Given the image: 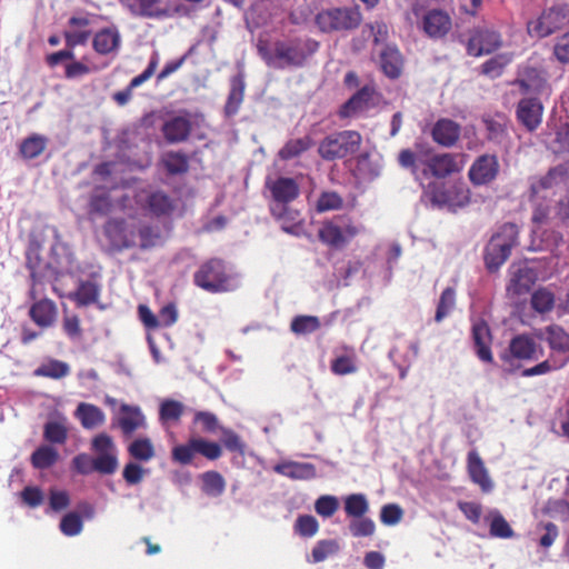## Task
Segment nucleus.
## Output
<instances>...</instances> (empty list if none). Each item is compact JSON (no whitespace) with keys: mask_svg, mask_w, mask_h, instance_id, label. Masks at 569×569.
<instances>
[{"mask_svg":"<svg viewBox=\"0 0 569 569\" xmlns=\"http://www.w3.org/2000/svg\"><path fill=\"white\" fill-rule=\"evenodd\" d=\"M160 238L157 228L139 222L134 216L111 217L98 232L101 246L109 253L133 248L147 250L154 247Z\"/></svg>","mask_w":569,"mask_h":569,"instance_id":"f257e3e1","label":"nucleus"},{"mask_svg":"<svg viewBox=\"0 0 569 569\" xmlns=\"http://www.w3.org/2000/svg\"><path fill=\"white\" fill-rule=\"evenodd\" d=\"M193 281L199 288L211 293L227 292L237 288L233 272L219 258H211L203 262L194 272Z\"/></svg>","mask_w":569,"mask_h":569,"instance_id":"f03ea898","label":"nucleus"},{"mask_svg":"<svg viewBox=\"0 0 569 569\" xmlns=\"http://www.w3.org/2000/svg\"><path fill=\"white\" fill-rule=\"evenodd\" d=\"M519 230L515 223H505L492 234L485 249V263L490 272L497 271L518 244Z\"/></svg>","mask_w":569,"mask_h":569,"instance_id":"7ed1b4c3","label":"nucleus"},{"mask_svg":"<svg viewBox=\"0 0 569 569\" xmlns=\"http://www.w3.org/2000/svg\"><path fill=\"white\" fill-rule=\"evenodd\" d=\"M426 194L438 209L463 208L470 202V190L463 180L430 182Z\"/></svg>","mask_w":569,"mask_h":569,"instance_id":"20e7f679","label":"nucleus"},{"mask_svg":"<svg viewBox=\"0 0 569 569\" xmlns=\"http://www.w3.org/2000/svg\"><path fill=\"white\" fill-rule=\"evenodd\" d=\"M362 138L358 131L345 130L325 137L318 152L323 160L333 161L352 156L360 149Z\"/></svg>","mask_w":569,"mask_h":569,"instance_id":"39448f33","label":"nucleus"},{"mask_svg":"<svg viewBox=\"0 0 569 569\" xmlns=\"http://www.w3.org/2000/svg\"><path fill=\"white\" fill-rule=\"evenodd\" d=\"M319 42L311 38H292L288 41H276V57L283 68H301L319 49Z\"/></svg>","mask_w":569,"mask_h":569,"instance_id":"423d86ee","label":"nucleus"},{"mask_svg":"<svg viewBox=\"0 0 569 569\" xmlns=\"http://www.w3.org/2000/svg\"><path fill=\"white\" fill-rule=\"evenodd\" d=\"M361 20L362 16L358 7L321 10L315 18L317 27L325 33L355 30L360 26Z\"/></svg>","mask_w":569,"mask_h":569,"instance_id":"0eeeda50","label":"nucleus"},{"mask_svg":"<svg viewBox=\"0 0 569 569\" xmlns=\"http://www.w3.org/2000/svg\"><path fill=\"white\" fill-rule=\"evenodd\" d=\"M569 26V3H557L545 9L537 20L527 23L528 33L546 38Z\"/></svg>","mask_w":569,"mask_h":569,"instance_id":"6e6552de","label":"nucleus"},{"mask_svg":"<svg viewBox=\"0 0 569 569\" xmlns=\"http://www.w3.org/2000/svg\"><path fill=\"white\" fill-rule=\"evenodd\" d=\"M91 449L97 453L96 471L101 475H112L118 468L117 448L112 438L106 432L97 435L91 441Z\"/></svg>","mask_w":569,"mask_h":569,"instance_id":"1a4fd4ad","label":"nucleus"},{"mask_svg":"<svg viewBox=\"0 0 569 569\" xmlns=\"http://www.w3.org/2000/svg\"><path fill=\"white\" fill-rule=\"evenodd\" d=\"M540 355H542V350H538V346L532 337L517 335L510 340L508 348L499 357L505 365L512 367L513 360H537Z\"/></svg>","mask_w":569,"mask_h":569,"instance_id":"9d476101","label":"nucleus"},{"mask_svg":"<svg viewBox=\"0 0 569 569\" xmlns=\"http://www.w3.org/2000/svg\"><path fill=\"white\" fill-rule=\"evenodd\" d=\"M381 94L373 84H366L355 92L339 109V117L351 118L379 104Z\"/></svg>","mask_w":569,"mask_h":569,"instance_id":"9b49d317","label":"nucleus"},{"mask_svg":"<svg viewBox=\"0 0 569 569\" xmlns=\"http://www.w3.org/2000/svg\"><path fill=\"white\" fill-rule=\"evenodd\" d=\"M362 228L353 223L336 224L332 221H326L318 230V236L325 244L341 249L346 247L355 237L361 232Z\"/></svg>","mask_w":569,"mask_h":569,"instance_id":"f8f14e48","label":"nucleus"},{"mask_svg":"<svg viewBox=\"0 0 569 569\" xmlns=\"http://www.w3.org/2000/svg\"><path fill=\"white\" fill-rule=\"evenodd\" d=\"M196 455H200L210 461L218 460L222 456V447L214 441L203 438H191L186 445H180V465H194Z\"/></svg>","mask_w":569,"mask_h":569,"instance_id":"ddd939ff","label":"nucleus"},{"mask_svg":"<svg viewBox=\"0 0 569 569\" xmlns=\"http://www.w3.org/2000/svg\"><path fill=\"white\" fill-rule=\"evenodd\" d=\"M499 161L496 154H482L471 164L468 177L473 186L488 184L499 172Z\"/></svg>","mask_w":569,"mask_h":569,"instance_id":"4468645a","label":"nucleus"},{"mask_svg":"<svg viewBox=\"0 0 569 569\" xmlns=\"http://www.w3.org/2000/svg\"><path fill=\"white\" fill-rule=\"evenodd\" d=\"M471 339L473 342L475 352L479 360L486 363H492V335L491 329L486 320L477 319L472 322Z\"/></svg>","mask_w":569,"mask_h":569,"instance_id":"2eb2a0df","label":"nucleus"},{"mask_svg":"<svg viewBox=\"0 0 569 569\" xmlns=\"http://www.w3.org/2000/svg\"><path fill=\"white\" fill-rule=\"evenodd\" d=\"M543 106L539 98H522L517 104V118L529 131H535L541 123Z\"/></svg>","mask_w":569,"mask_h":569,"instance_id":"dca6fc26","label":"nucleus"},{"mask_svg":"<svg viewBox=\"0 0 569 569\" xmlns=\"http://www.w3.org/2000/svg\"><path fill=\"white\" fill-rule=\"evenodd\" d=\"M509 272L510 280L507 291L511 296L520 297L527 295L537 281V272L528 266L512 264Z\"/></svg>","mask_w":569,"mask_h":569,"instance_id":"f3484780","label":"nucleus"},{"mask_svg":"<svg viewBox=\"0 0 569 569\" xmlns=\"http://www.w3.org/2000/svg\"><path fill=\"white\" fill-rule=\"evenodd\" d=\"M272 199L282 204L290 203L300 194V187L295 178L278 177L273 181H267Z\"/></svg>","mask_w":569,"mask_h":569,"instance_id":"a211bd4d","label":"nucleus"},{"mask_svg":"<svg viewBox=\"0 0 569 569\" xmlns=\"http://www.w3.org/2000/svg\"><path fill=\"white\" fill-rule=\"evenodd\" d=\"M246 73L243 69L230 78V91L223 107L224 117L231 118L239 112L240 106L244 98Z\"/></svg>","mask_w":569,"mask_h":569,"instance_id":"6ab92c4d","label":"nucleus"},{"mask_svg":"<svg viewBox=\"0 0 569 569\" xmlns=\"http://www.w3.org/2000/svg\"><path fill=\"white\" fill-rule=\"evenodd\" d=\"M467 471L471 481L478 485L483 492H490L492 490L493 483L488 473V469L476 450L468 452Z\"/></svg>","mask_w":569,"mask_h":569,"instance_id":"aec40b11","label":"nucleus"},{"mask_svg":"<svg viewBox=\"0 0 569 569\" xmlns=\"http://www.w3.org/2000/svg\"><path fill=\"white\" fill-rule=\"evenodd\" d=\"M545 340L549 349L556 355H562L563 358L558 362L569 363V333L558 325H550L545 329Z\"/></svg>","mask_w":569,"mask_h":569,"instance_id":"412c9836","label":"nucleus"},{"mask_svg":"<svg viewBox=\"0 0 569 569\" xmlns=\"http://www.w3.org/2000/svg\"><path fill=\"white\" fill-rule=\"evenodd\" d=\"M425 164L423 173L427 174V172L430 171V173L438 179L460 171L456 157L451 153L435 154L425 161Z\"/></svg>","mask_w":569,"mask_h":569,"instance_id":"4be33fe9","label":"nucleus"},{"mask_svg":"<svg viewBox=\"0 0 569 569\" xmlns=\"http://www.w3.org/2000/svg\"><path fill=\"white\" fill-rule=\"evenodd\" d=\"M29 316L37 326L49 328L57 320V305L51 299H40L30 307Z\"/></svg>","mask_w":569,"mask_h":569,"instance_id":"5701e85b","label":"nucleus"},{"mask_svg":"<svg viewBox=\"0 0 569 569\" xmlns=\"http://www.w3.org/2000/svg\"><path fill=\"white\" fill-rule=\"evenodd\" d=\"M460 124L447 118L439 119L432 127V139L442 147H452L460 137Z\"/></svg>","mask_w":569,"mask_h":569,"instance_id":"b1692460","label":"nucleus"},{"mask_svg":"<svg viewBox=\"0 0 569 569\" xmlns=\"http://www.w3.org/2000/svg\"><path fill=\"white\" fill-rule=\"evenodd\" d=\"M273 470L293 480H310L317 477L316 466L310 462L284 461L276 465Z\"/></svg>","mask_w":569,"mask_h":569,"instance_id":"393cba45","label":"nucleus"},{"mask_svg":"<svg viewBox=\"0 0 569 569\" xmlns=\"http://www.w3.org/2000/svg\"><path fill=\"white\" fill-rule=\"evenodd\" d=\"M451 28V19L441 10H431L423 17V30L432 38H441Z\"/></svg>","mask_w":569,"mask_h":569,"instance_id":"a878e982","label":"nucleus"},{"mask_svg":"<svg viewBox=\"0 0 569 569\" xmlns=\"http://www.w3.org/2000/svg\"><path fill=\"white\" fill-rule=\"evenodd\" d=\"M402 57L397 47L386 46L380 53V67L390 79H398L402 71Z\"/></svg>","mask_w":569,"mask_h":569,"instance_id":"bb28decb","label":"nucleus"},{"mask_svg":"<svg viewBox=\"0 0 569 569\" xmlns=\"http://www.w3.org/2000/svg\"><path fill=\"white\" fill-rule=\"evenodd\" d=\"M118 425L123 435L131 436L137 429L144 427V416L138 407L122 405Z\"/></svg>","mask_w":569,"mask_h":569,"instance_id":"cd10ccee","label":"nucleus"},{"mask_svg":"<svg viewBox=\"0 0 569 569\" xmlns=\"http://www.w3.org/2000/svg\"><path fill=\"white\" fill-rule=\"evenodd\" d=\"M74 416L81 422L84 429H93L104 423L106 416L103 411L91 403L80 402L76 409Z\"/></svg>","mask_w":569,"mask_h":569,"instance_id":"c85d7f7f","label":"nucleus"},{"mask_svg":"<svg viewBox=\"0 0 569 569\" xmlns=\"http://www.w3.org/2000/svg\"><path fill=\"white\" fill-rule=\"evenodd\" d=\"M70 375V366L61 360L49 358L40 363L33 371V376L50 378L54 380L62 379Z\"/></svg>","mask_w":569,"mask_h":569,"instance_id":"c756f323","label":"nucleus"},{"mask_svg":"<svg viewBox=\"0 0 569 569\" xmlns=\"http://www.w3.org/2000/svg\"><path fill=\"white\" fill-rule=\"evenodd\" d=\"M201 491L212 498L220 497L226 490V480L222 475L216 470H210L199 476Z\"/></svg>","mask_w":569,"mask_h":569,"instance_id":"7c9ffc66","label":"nucleus"},{"mask_svg":"<svg viewBox=\"0 0 569 569\" xmlns=\"http://www.w3.org/2000/svg\"><path fill=\"white\" fill-rule=\"evenodd\" d=\"M569 173L567 164L560 163L548 170V172L541 177L537 182H533L530 187L531 194H537L540 189H550L555 184L562 181Z\"/></svg>","mask_w":569,"mask_h":569,"instance_id":"2f4dec72","label":"nucleus"},{"mask_svg":"<svg viewBox=\"0 0 569 569\" xmlns=\"http://www.w3.org/2000/svg\"><path fill=\"white\" fill-rule=\"evenodd\" d=\"M120 36L116 29H103L93 38V48L101 54H108L119 47Z\"/></svg>","mask_w":569,"mask_h":569,"instance_id":"473e14b6","label":"nucleus"},{"mask_svg":"<svg viewBox=\"0 0 569 569\" xmlns=\"http://www.w3.org/2000/svg\"><path fill=\"white\" fill-rule=\"evenodd\" d=\"M59 460V452L56 448L47 445L38 447L30 457V462L34 469L44 470Z\"/></svg>","mask_w":569,"mask_h":569,"instance_id":"72a5a7b5","label":"nucleus"},{"mask_svg":"<svg viewBox=\"0 0 569 569\" xmlns=\"http://www.w3.org/2000/svg\"><path fill=\"white\" fill-rule=\"evenodd\" d=\"M100 296V287L98 283L89 280H81L77 291L70 298L78 306H89L98 301Z\"/></svg>","mask_w":569,"mask_h":569,"instance_id":"f704fd0d","label":"nucleus"},{"mask_svg":"<svg viewBox=\"0 0 569 569\" xmlns=\"http://www.w3.org/2000/svg\"><path fill=\"white\" fill-rule=\"evenodd\" d=\"M518 86L522 93H541L546 86V79L535 68H528L525 71V76L517 80Z\"/></svg>","mask_w":569,"mask_h":569,"instance_id":"c9c22d12","label":"nucleus"},{"mask_svg":"<svg viewBox=\"0 0 569 569\" xmlns=\"http://www.w3.org/2000/svg\"><path fill=\"white\" fill-rule=\"evenodd\" d=\"M556 302L555 293L546 287L538 288L531 295V308L541 315L550 312Z\"/></svg>","mask_w":569,"mask_h":569,"instance_id":"e433bc0d","label":"nucleus"},{"mask_svg":"<svg viewBox=\"0 0 569 569\" xmlns=\"http://www.w3.org/2000/svg\"><path fill=\"white\" fill-rule=\"evenodd\" d=\"M345 512L350 518H360L369 511V503L363 493H351L345 498Z\"/></svg>","mask_w":569,"mask_h":569,"instance_id":"4c0bfd02","label":"nucleus"},{"mask_svg":"<svg viewBox=\"0 0 569 569\" xmlns=\"http://www.w3.org/2000/svg\"><path fill=\"white\" fill-rule=\"evenodd\" d=\"M488 518L490 519V536L501 539H508L513 537L515 532L512 528L498 510L490 511Z\"/></svg>","mask_w":569,"mask_h":569,"instance_id":"58836bf2","label":"nucleus"},{"mask_svg":"<svg viewBox=\"0 0 569 569\" xmlns=\"http://www.w3.org/2000/svg\"><path fill=\"white\" fill-rule=\"evenodd\" d=\"M311 147V140L309 137L291 139L284 143L279 150V158L282 160H290L299 157L301 153L307 151Z\"/></svg>","mask_w":569,"mask_h":569,"instance_id":"ea45409f","label":"nucleus"},{"mask_svg":"<svg viewBox=\"0 0 569 569\" xmlns=\"http://www.w3.org/2000/svg\"><path fill=\"white\" fill-rule=\"evenodd\" d=\"M46 146L47 138L40 134H32L22 141L20 153L26 159H34L44 151Z\"/></svg>","mask_w":569,"mask_h":569,"instance_id":"a19ab883","label":"nucleus"},{"mask_svg":"<svg viewBox=\"0 0 569 569\" xmlns=\"http://www.w3.org/2000/svg\"><path fill=\"white\" fill-rule=\"evenodd\" d=\"M455 306L456 290L451 287H448L441 292L437 305L435 321L438 323L441 322L446 317L450 315V312L455 309Z\"/></svg>","mask_w":569,"mask_h":569,"instance_id":"79ce46f5","label":"nucleus"},{"mask_svg":"<svg viewBox=\"0 0 569 569\" xmlns=\"http://www.w3.org/2000/svg\"><path fill=\"white\" fill-rule=\"evenodd\" d=\"M343 207V199L336 191H322L316 201V210L318 212L341 210Z\"/></svg>","mask_w":569,"mask_h":569,"instance_id":"37998d69","label":"nucleus"},{"mask_svg":"<svg viewBox=\"0 0 569 569\" xmlns=\"http://www.w3.org/2000/svg\"><path fill=\"white\" fill-rule=\"evenodd\" d=\"M43 438L56 445H63L68 439L67 427L59 421H48L43 427Z\"/></svg>","mask_w":569,"mask_h":569,"instance_id":"c03bdc74","label":"nucleus"},{"mask_svg":"<svg viewBox=\"0 0 569 569\" xmlns=\"http://www.w3.org/2000/svg\"><path fill=\"white\" fill-rule=\"evenodd\" d=\"M320 328V320L316 316H297L292 319L290 329L297 335H307Z\"/></svg>","mask_w":569,"mask_h":569,"instance_id":"a18cd8bd","label":"nucleus"},{"mask_svg":"<svg viewBox=\"0 0 569 569\" xmlns=\"http://www.w3.org/2000/svg\"><path fill=\"white\" fill-rule=\"evenodd\" d=\"M146 203L151 213H168L172 209V201L162 191L148 194Z\"/></svg>","mask_w":569,"mask_h":569,"instance_id":"49530a36","label":"nucleus"},{"mask_svg":"<svg viewBox=\"0 0 569 569\" xmlns=\"http://www.w3.org/2000/svg\"><path fill=\"white\" fill-rule=\"evenodd\" d=\"M566 367V362H558L557 357L546 359L533 367L527 368L521 372L522 377H533L547 375L551 371L560 370Z\"/></svg>","mask_w":569,"mask_h":569,"instance_id":"de8ad7c7","label":"nucleus"},{"mask_svg":"<svg viewBox=\"0 0 569 569\" xmlns=\"http://www.w3.org/2000/svg\"><path fill=\"white\" fill-rule=\"evenodd\" d=\"M59 527L64 536L73 537L82 531L83 522L80 515L72 511L62 517Z\"/></svg>","mask_w":569,"mask_h":569,"instance_id":"09e8293b","label":"nucleus"},{"mask_svg":"<svg viewBox=\"0 0 569 569\" xmlns=\"http://www.w3.org/2000/svg\"><path fill=\"white\" fill-rule=\"evenodd\" d=\"M350 533L356 537H370L375 533L376 525L375 522L365 516L360 518H352L349 523Z\"/></svg>","mask_w":569,"mask_h":569,"instance_id":"8fccbe9b","label":"nucleus"},{"mask_svg":"<svg viewBox=\"0 0 569 569\" xmlns=\"http://www.w3.org/2000/svg\"><path fill=\"white\" fill-rule=\"evenodd\" d=\"M339 551V543L336 540H320L312 549V562H321L329 556L336 555Z\"/></svg>","mask_w":569,"mask_h":569,"instance_id":"3c124183","label":"nucleus"},{"mask_svg":"<svg viewBox=\"0 0 569 569\" xmlns=\"http://www.w3.org/2000/svg\"><path fill=\"white\" fill-rule=\"evenodd\" d=\"M129 453L138 460L147 461L154 455L152 443L149 439H137L129 446Z\"/></svg>","mask_w":569,"mask_h":569,"instance_id":"603ef678","label":"nucleus"},{"mask_svg":"<svg viewBox=\"0 0 569 569\" xmlns=\"http://www.w3.org/2000/svg\"><path fill=\"white\" fill-rule=\"evenodd\" d=\"M193 422L200 425L202 432L216 433L218 430H221L217 416L209 411L196 412Z\"/></svg>","mask_w":569,"mask_h":569,"instance_id":"864d4df0","label":"nucleus"},{"mask_svg":"<svg viewBox=\"0 0 569 569\" xmlns=\"http://www.w3.org/2000/svg\"><path fill=\"white\" fill-rule=\"evenodd\" d=\"M339 508V500L335 496H321L316 500V512L325 518L332 517Z\"/></svg>","mask_w":569,"mask_h":569,"instance_id":"5fc2aeb1","label":"nucleus"},{"mask_svg":"<svg viewBox=\"0 0 569 569\" xmlns=\"http://www.w3.org/2000/svg\"><path fill=\"white\" fill-rule=\"evenodd\" d=\"M500 34L493 31H486L480 36V48L475 53L476 57L483 53L489 54L500 48Z\"/></svg>","mask_w":569,"mask_h":569,"instance_id":"6e6d98bb","label":"nucleus"},{"mask_svg":"<svg viewBox=\"0 0 569 569\" xmlns=\"http://www.w3.org/2000/svg\"><path fill=\"white\" fill-rule=\"evenodd\" d=\"M296 532L302 537H312L319 529V523L313 516H299L295 523Z\"/></svg>","mask_w":569,"mask_h":569,"instance_id":"4d7b16f0","label":"nucleus"},{"mask_svg":"<svg viewBox=\"0 0 569 569\" xmlns=\"http://www.w3.org/2000/svg\"><path fill=\"white\" fill-rule=\"evenodd\" d=\"M281 229L295 236L308 234L302 220L295 221L298 216H276Z\"/></svg>","mask_w":569,"mask_h":569,"instance_id":"13d9d810","label":"nucleus"},{"mask_svg":"<svg viewBox=\"0 0 569 569\" xmlns=\"http://www.w3.org/2000/svg\"><path fill=\"white\" fill-rule=\"evenodd\" d=\"M355 359L350 356H340L331 361V371L338 376H346L357 371Z\"/></svg>","mask_w":569,"mask_h":569,"instance_id":"bf43d9fd","label":"nucleus"},{"mask_svg":"<svg viewBox=\"0 0 569 569\" xmlns=\"http://www.w3.org/2000/svg\"><path fill=\"white\" fill-rule=\"evenodd\" d=\"M21 500L30 508H37L42 505L44 496L39 487L27 486L20 493Z\"/></svg>","mask_w":569,"mask_h":569,"instance_id":"052dcab7","label":"nucleus"},{"mask_svg":"<svg viewBox=\"0 0 569 569\" xmlns=\"http://www.w3.org/2000/svg\"><path fill=\"white\" fill-rule=\"evenodd\" d=\"M160 420L162 425L169 429L171 422L178 420V401L177 400H166L161 403L160 407Z\"/></svg>","mask_w":569,"mask_h":569,"instance_id":"680f3d73","label":"nucleus"},{"mask_svg":"<svg viewBox=\"0 0 569 569\" xmlns=\"http://www.w3.org/2000/svg\"><path fill=\"white\" fill-rule=\"evenodd\" d=\"M546 512L551 517L567 521L569 520V501L565 499L549 500Z\"/></svg>","mask_w":569,"mask_h":569,"instance_id":"e2e57ef3","label":"nucleus"},{"mask_svg":"<svg viewBox=\"0 0 569 569\" xmlns=\"http://www.w3.org/2000/svg\"><path fill=\"white\" fill-rule=\"evenodd\" d=\"M403 516L402 509L396 503L385 505L381 508L380 520L388 526L397 525Z\"/></svg>","mask_w":569,"mask_h":569,"instance_id":"0e129e2a","label":"nucleus"},{"mask_svg":"<svg viewBox=\"0 0 569 569\" xmlns=\"http://www.w3.org/2000/svg\"><path fill=\"white\" fill-rule=\"evenodd\" d=\"M221 431L223 446L229 451L243 453L244 443L242 442L240 437L231 429L221 428Z\"/></svg>","mask_w":569,"mask_h":569,"instance_id":"69168bd1","label":"nucleus"},{"mask_svg":"<svg viewBox=\"0 0 569 569\" xmlns=\"http://www.w3.org/2000/svg\"><path fill=\"white\" fill-rule=\"evenodd\" d=\"M62 329L71 339H79L82 336L80 319L77 315L64 316L62 320Z\"/></svg>","mask_w":569,"mask_h":569,"instance_id":"338daca9","label":"nucleus"},{"mask_svg":"<svg viewBox=\"0 0 569 569\" xmlns=\"http://www.w3.org/2000/svg\"><path fill=\"white\" fill-rule=\"evenodd\" d=\"M555 143L558 146V152L569 153V120L558 127Z\"/></svg>","mask_w":569,"mask_h":569,"instance_id":"774afa93","label":"nucleus"}]
</instances>
